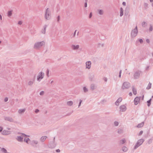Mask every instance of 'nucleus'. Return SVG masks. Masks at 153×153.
<instances>
[{"instance_id": "f257e3e1", "label": "nucleus", "mask_w": 153, "mask_h": 153, "mask_svg": "<svg viewBox=\"0 0 153 153\" xmlns=\"http://www.w3.org/2000/svg\"><path fill=\"white\" fill-rule=\"evenodd\" d=\"M51 12L50 9L47 8L45 12V19L47 20L50 19L51 18Z\"/></svg>"}, {"instance_id": "f03ea898", "label": "nucleus", "mask_w": 153, "mask_h": 153, "mask_svg": "<svg viewBox=\"0 0 153 153\" xmlns=\"http://www.w3.org/2000/svg\"><path fill=\"white\" fill-rule=\"evenodd\" d=\"M45 42L44 41L36 42L34 44V48L36 49H38L43 45H45Z\"/></svg>"}, {"instance_id": "7ed1b4c3", "label": "nucleus", "mask_w": 153, "mask_h": 153, "mask_svg": "<svg viewBox=\"0 0 153 153\" xmlns=\"http://www.w3.org/2000/svg\"><path fill=\"white\" fill-rule=\"evenodd\" d=\"M138 33V30L137 26L133 30L131 33V36L132 38H134L136 36Z\"/></svg>"}, {"instance_id": "20e7f679", "label": "nucleus", "mask_w": 153, "mask_h": 153, "mask_svg": "<svg viewBox=\"0 0 153 153\" xmlns=\"http://www.w3.org/2000/svg\"><path fill=\"white\" fill-rule=\"evenodd\" d=\"M144 139H142L140 140H139L137 141V142L136 144L134 147V149H135L137 148L139 146H140L144 142Z\"/></svg>"}, {"instance_id": "39448f33", "label": "nucleus", "mask_w": 153, "mask_h": 153, "mask_svg": "<svg viewBox=\"0 0 153 153\" xmlns=\"http://www.w3.org/2000/svg\"><path fill=\"white\" fill-rule=\"evenodd\" d=\"M130 87V84L128 82H124L122 87V89H124L129 88Z\"/></svg>"}, {"instance_id": "423d86ee", "label": "nucleus", "mask_w": 153, "mask_h": 153, "mask_svg": "<svg viewBox=\"0 0 153 153\" xmlns=\"http://www.w3.org/2000/svg\"><path fill=\"white\" fill-rule=\"evenodd\" d=\"M44 73H43L42 72H40L39 73V75L37 77V80L39 81H40L41 79L43 78L44 76Z\"/></svg>"}, {"instance_id": "0eeeda50", "label": "nucleus", "mask_w": 153, "mask_h": 153, "mask_svg": "<svg viewBox=\"0 0 153 153\" xmlns=\"http://www.w3.org/2000/svg\"><path fill=\"white\" fill-rule=\"evenodd\" d=\"M141 71H136L134 75V76L135 79H137L138 78L141 74Z\"/></svg>"}, {"instance_id": "6e6552de", "label": "nucleus", "mask_w": 153, "mask_h": 153, "mask_svg": "<svg viewBox=\"0 0 153 153\" xmlns=\"http://www.w3.org/2000/svg\"><path fill=\"white\" fill-rule=\"evenodd\" d=\"M56 144L55 142H50L48 145V147L51 149L54 148L56 146Z\"/></svg>"}, {"instance_id": "1a4fd4ad", "label": "nucleus", "mask_w": 153, "mask_h": 153, "mask_svg": "<svg viewBox=\"0 0 153 153\" xmlns=\"http://www.w3.org/2000/svg\"><path fill=\"white\" fill-rule=\"evenodd\" d=\"M141 97H137L135 98L134 100V102L135 105H137L138 104Z\"/></svg>"}, {"instance_id": "9d476101", "label": "nucleus", "mask_w": 153, "mask_h": 153, "mask_svg": "<svg viewBox=\"0 0 153 153\" xmlns=\"http://www.w3.org/2000/svg\"><path fill=\"white\" fill-rule=\"evenodd\" d=\"M4 119L5 120L10 122H13L14 120L13 118L10 117H5Z\"/></svg>"}, {"instance_id": "9b49d317", "label": "nucleus", "mask_w": 153, "mask_h": 153, "mask_svg": "<svg viewBox=\"0 0 153 153\" xmlns=\"http://www.w3.org/2000/svg\"><path fill=\"white\" fill-rule=\"evenodd\" d=\"M91 62L90 61H88L86 62V68L89 69L91 68Z\"/></svg>"}, {"instance_id": "f8f14e48", "label": "nucleus", "mask_w": 153, "mask_h": 153, "mask_svg": "<svg viewBox=\"0 0 153 153\" xmlns=\"http://www.w3.org/2000/svg\"><path fill=\"white\" fill-rule=\"evenodd\" d=\"M129 9L130 8L129 6H127L126 7L124 13V14L125 16H127L128 15L129 12Z\"/></svg>"}, {"instance_id": "ddd939ff", "label": "nucleus", "mask_w": 153, "mask_h": 153, "mask_svg": "<svg viewBox=\"0 0 153 153\" xmlns=\"http://www.w3.org/2000/svg\"><path fill=\"white\" fill-rule=\"evenodd\" d=\"M79 45H72L71 46V48L73 50H77L79 48Z\"/></svg>"}, {"instance_id": "4468645a", "label": "nucleus", "mask_w": 153, "mask_h": 153, "mask_svg": "<svg viewBox=\"0 0 153 153\" xmlns=\"http://www.w3.org/2000/svg\"><path fill=\"white\" fill-rule=\"evenodd\" d=\"M120 110L123 112L125 111L126 109V107L124 105H121L120 107Z\"/></svg>"}, {"instance_id": "2eb2a0df", "label": "nucleus", "mask_w": 153, "mask_h": 153, "mask_svg": "<svg viewBox=\"0 0 153 153\" xmlns=\"http://www.w3.org/2000/svg\"><path fill=\"white\" fill-rule=\"evenodd\" d=\"M90 88L91 90L93 91L96 88V86L95 84H91Z\"/></svg>"}, {"instance_id": "dca6fc26", "label": "nucleus", "mask_w": 153, "mask_h": 153, "mask_svg": "<svg viewBox=\"0 0 153 153\" xmlns=\"http://www.w3.org/2000/svg\"><path fill=\"white\" fill-rule=\"evenodd\" d=\"M144 122H143L141 123L138 124L137 126V127L138 128H141L144 125Z\"/></svg>"}, {"instance_id": "f3484780", "label": "nucleus", "mask_w": 153, "mask_h": 153, "mask_svg": "<svg viewBox=\"0 0 153 153\" xmlns=\"http://www.w3.org/2000/svg\"><path fill=\"white\" fill-rule=\"evenodd\" d=\"M17 140L19 141L22 142H23V137L21 136H17V138H16Z\"/></svg>"}, {"instance_id": "a211bd4d", "label": "nucleus", "mask_w": 153, "mask_h": 153, "mask_svg": "<svg viewBox=\"0 0 153 153\" xmlns=\"http://www.w3.org/2000/svg\"><path fill=\"white\" fill-rule=\"evenodd\" d=\"M13 10H11L9 11H8L7 12V16L9 17H10V16H11L12 13V12Z\"/></svg>"}, {"instance_id": "6ab92c4d", "label": "nucleus", "mask_w": 153, "mask_h": 153, "mask_svg": "<svg viewBox=\"0 0 153 153\" xmlns=\"http://www.w3.org/2000/svg\"><path fill=\"white\" fill-rule=\"evenodd\" d=\"M25 108L22 109H19L18 110V112L19 113L22 114V113H23L25 112Z\"/></svg>"}, {"instance_id": "aec40b11", "label": "nucleus", "mask_w": 153, "mask_h": 153, "mask_svg": "<svg viewBox=\"0 0 153 153\" xmlns=\"http://www.w3.org/2000/svg\"><path fill=\"white\" fill-rule=\"evenodd\" d=\"M47 138V137L46 136H42L40 138V140L42 142H43Z\"/></svg>"}, {"instance_id": "412c9836", "label": "nucleus", "mask_w": 153, "mask_h": 153, "mask_svg": "<svg viewBox=\"0 0 153 153\" xmlns=\"http://www.w3.org/2000/svg\"><path fill=\"white\" fill-rule=\"evenodd\" d=\"M47 27V25H45L44 27V30H43L42 31V33H43V34H45V33L46 29V28Z\"/></svg>"}, {"instance_id": "4be33fe9", "label": "nucleus", "mask_w": 153, "mask_h": 153, "mask_svg": "<svg viewBox=\"0 0 153 153\" xmlns=\"http://www.w3.org/2000/svg\"><path fill=\"white\" fill-rule=\"evenodd\" d=\"M73 102L72 101H70L67 102V104L68 105L71 106L73 105Z\"/></svg>"}, {"instance_id": "5701e85b", "label": "nucleus", "mask_w": 153, "mask_h": 153, "mask_svg": "<svg viewBox=\"0 0 153 153\" xmlns=\"http://www.w3.org/2000/svg\"><path fill=\"white\" fill-rule=\"evenodd\" d=\"M94 75L93 74H91L90 75L89 79L91 81H92L93 80V79L94 78Z\"/></svg>"}, {"instance_id": "b1692460", "label": "nucleus", "mask_w": 153, "mask_h": 153, "mask_svg": "<svg viewBox=\"0 0 153 153\" xmlns=\"http://www.w3.org/2000/svg\"><path fill=\"white\" fill-rule=\"evenodd\" d=\"M132 91L134 94L136 95L137 94V90L136 89L134 88V86L132 87Z\"/></svg>"}, {"instance_id": "393cba45", "label": "nucleus", "mask_w": 153, "mask_h": 153, "mask_svg": "<svg viewBox=\"0 0 153 153\" xmlns=\"http://www.w3.org/2000/svg\"><path fill=\"white\" fill-rule=\"evenodd\" d=\"M152 101V98L150 99L149 100L147 101V105L148 107L150 106Z\"/></svg>"}, {"instance_id": "a878e982", "label": "nucleus", "mask_w": 153, "mask_h": 153, "mask_svg": "<svg viewBox=\"0 0 153 153\" xmlns=\"http://www.w3.org/2000/svg\"><path fill=\"white\" fill-rule=\"evenodd\" d=\"M120 16H123V8L122 7H120Z\"/></svg>"}, {"instance_id": "bb28decb", "label": "nucleus", "mask_w": 153, "mask_h": 153, "mask_svg": "<svg viewBox=\"0 0 153 153\" xmlns=\"http://www.w3.org/2000/svg\"><path fill=\"white\" fill-rule=\"evenodd\" d=\"M151 86L152 83L149 82L148 85V86L146 87V89L147 90L150 89L151 88Z\"/></svg>"}, {"instance_id": "cd10ccee", "label": "nucleus", "mask_w": 153, "mask_h": 153, "mask_svg": "<svg viewBox=\"0 0 153 153\" xmlns=\"http://www.w3.org/2000/svg\"><path fill=\"white\" fill-rule=\"evenodd\" d=\"M126 142V140L125 139H123L121 140L120 141V143L121 144H123Z\"/></svg>"}, {"instance_id": "c85d7f7f", "label": "nucleus", "mask_w": 153, "mask_h": 153, "mask_svg": "<svg viewBox=\"0 0 153 153\" xmlns=\"http://www.w3.org/2000/svg\"><path fill=\"white\" fill-rule=\"evenodd\" d=\"M98 11L100 15H102L103 14V11L102 10H98Z\"/></svg>"}, {"instance_id": "c756f323", "label": "nucleus", "mask_w": 153, "mask_h": 153, "mask_svg": "<svg viewBox=\"0 0 153 153\" xmlns=\"http://www.w3.org/2000/svg\"><path fill=\"white\" fill-rule=\"evenodd\" d=\"M128 150L127 147L125 146H123L122 147V150L124 152H126Z\"/></svg>"}, {"instance_id": "7c9ffc66", "label": "nucleus", "mask_w": 153, "mask_h": 153, "mask_svg": "<svg viewBox=\"0 0 153 153\" xmlns=\"http://www.w3.org/2000/svg\"><path fill=\"white\" fill-rule=\"evenodd\" d=\"M38 143V142L37 141H35L34 140H33L32 141L31 143H30V144L31 145L33 146L34 144H37Z\"/></svg>"}, {"instance_id": "2f4dec72", "label": "nucleus", "mask_w": 153, "mask_h": 153, "mask_svg": "<svg viewBox=\"0 0 153 153\" xmlns=\"http://www.w3.org/2000/svg\"><path fill=\"white\" fill-rule=\"evenodd\" d=\"M1 151L4 153H6L7 152L6 149L4 148H1Z\"/></svg>"}, {"instance_id": "473e14b6", "label": "nucleus", "mask_w": 153, "mask_h": 153, "mask_svg": "<svg viewBox=\"0 0 153 153\" xmlns=\"http://www.w3.org/2000/svg\"><path fill=\"white\" fill-rule=\"evenodd\" d=\"M123 130L122 129L119 128L118 129L117 132L118 133L121 134V133H123Z\"/></svg>"}, {"instance_id": "72a5a7b5", "label": "nucleus", "mask_w": 153, "mask_h": 153, "mask_svg": "<svg viewBox=\"0 0 153 153\" xmlns=\"http://www.w3.org/2000/svg\"><path fill=\"white\" fill-rule=\"evenodd\" d=\"M83 90L84 92L85 93H86L88 91V89L85 87H84L83 88Z\"/></svg>"}, {"instance_id": "f704fd0d", "label": "nucleus", "mask_w": 153, "mask_h": 153, "mask_svg": "<svg viewBox=\"0 0 153 153\" xmlns=\"http://www.w3.org/2000/svg\"><path fill=\"white\" fill-rule=\"evenodd\" d=\"M122 98L121 97H119L118 100L116 101L117 103H119L121 102L122 100Z\"/></svg>"}, {"instance_id": "c9c22d12", "label": "nucleus", "mask_w": 153, "mask_h": 153, "mask_svg": "<svg viewBox=\"0 0 153 153\" xmlns=\"http://www.w3.org/2000/svg\"><path fill=\"white\" fill-rule=\"evenodd\" d=\"M18 134H20L22 136H23V137H26V136H27V135L25 134L24 133H20V132H18Z\"/></svg>"}, {"instance_id": "e433bc0d", "label": "nucleus", "mask_w": 153, "mask_h": 153, "mask_svg": "<svg viewBox=\"0 0 153 153\" xmlns=\"http://www.w3.org/2000/svg\"><path fill=\"white\" fill-rule=\"evenodd\" d=\"M30 140V139L29 138H27V139L25 138L24 141L25 142L27 143H28V141Z\"/></svg>"}, {"instance_id": "4c0bfd02", "label": "nucleus", "mask_w": 153, "mask_h": 153, "mask_svg": "<svg viewBox=\"0 0 153 153\" xmlns=\"http://www.w3.org/2000/svg\"><path fill=\"white\" fill-rule=\"evenodd\" d=\"M137 41L139 42L140 44H142L143 43V39H138Z\"/></svg>"}, {"instance_id": "58836bf2", "label": "nucleus", "mask_w": 153, "mask_h": 153, "mask_svg": "<svg viewBox=\"0 0 153 153\" xmlns=\"http://www.w3.org/2000/svg\"><path fill=\"white\" fill-rule=\"evenodd\" d=\"M33 81H29V82H28V85H29L30 86H31L33 84Z\"/></svg>"}, {"instance_id": "ea45409f", "label": "nucleus", "mask_w": 153, "mask_h": 153, "mask_svg": "<svg viewBox=\"0 0 153 153\" xmlns=\"http://www.w3.org/2000/svg\"><path fill=\"white\" fill-rule=\"evenodd\" d=\"M46 75L48 77H49V70L48 69H47L46 71Z\"/></svg>"}, {"instance_id": "a19ab883", "label": "nucleus", "mask_w": 153, "mask_h": 153, "mask_svg": "<svg viewBox=\"0 0 153 153\" xmlns=\"http://www.w3.org/2000/svg\"><path fill=\"white\" fill-rule=\"evenodd\" d=\"M145 25H147L146 23L145 22H143L142 23V26L143 27H145Z\"/></svg>"}, {"instance_id": "79ce46f5", "label": "nucleus", "mask_w": 153, "mask_h": 153, "mask_svg": "<svg viewBox=\"0 0 153 153\" xmlns=\"http://www.w3.org/2000/svg\"><path fill=\"white\" fill-rule=\"evenodd\" d=\"M119 123L117 121H115L114 122V125L115 126H117L118 125Z\"/></svg>"}, {"instance_id": "37998d69", "label": "nucleus", "mask_w": 153, "mask_h": 153, "mask_svg": "<svg viewBox=\"0 0 153 153\" xmlns=\"http://www.w3.org/2000/svg\"><path fill=\"white\" fill-rule=\"evenodd\" d=\"M60 16H58L57 17V22H59V21L60 19Z\"/></svg>"}, {"instance_id": "c03bdc74", "label": "nucleus", "mask_w": 153, "mask_h": 153, "mask_svg": "<svg viewBox=\"0 0 153 153\" xmlns=\"http://www.w3.org/2000/svg\"><path fill=\"white\" fill-rule=\"evenodd\" d=\"M82 102V100H79V104L78 105V107H79L80 106Z\"/></svg>"}, {"instance_id": "a18cd8bd", "label": "nucleus", "mask_w": 153, "mask_h": 153, "mask_svg": "<svg viewBox=\"0 0 153 153\" xmlns=\"http://www.w3.org/2000/svg\"><path fill=\"white\" fill-rule=\"evenodd\" d=\"M152 139H150L149 140L148 142V144H151L152 142Z\"/></svg>"}, {"instance_id": "49530a36", "label": "nucleus", "mask_w": 153, "mask_h": 153, "mask_svg": "<svg viewBox=\"0 0 153 153\" xmlns=\"http://www.w3.org/2000/svg\"><path fill=\"white\" fill-rule=\"evenodd\" d=\"M153 30L152 26L151 25L149 29L150 31H152Z\"/></svg>"}, {"instance_id": "de8ad7c7", "label": "nucleus", "mask_w": 153, "mask_h": 153, "mask_svg": "<svg viewBox=\"0 0 153 153\" xmlns=\"http://www.w3.org/2000/svg\"><path fill=\"white\" fill-rule=\"evenodd\" d=\"M44 91H42L39 94L40 95H43L44 94Z\"/></svg>"}, {"instance_id": "09e8293b", "label": "nucleus", "mask_w": 153, "mask_h": 153, "mask_svg": "<svg viewBox=\"0 0 153 153\" xmlns=\"http://www.w3.org/2000/svg\"><path fill=\"white\" fill-rule=\"evenodd\" d=\"M92 16V12H91L90 13V14H89V18H91Z\"/></svg>"}, {"instance_id": "8fccbe9b", "label": "nucleus", "mask_w": 153, "mask_h": 153, "mask_svg": "<svg viewBox=\"0 0 153 153\" xmlns=\"http://www.w3.org/2000/svg\"><path fill=\"white\" fill-rule=\"evenodd\" d=\"M143 131H140V133H139V136H140L141 135V134H142L143 133Z\"/></svg>"}, {"instance_id": "3c124183", "label": "nucleus", "mask_w": 153, "mask_h": 153, "mask_svg": "<svg viewBox=\"0 0 153 153\" xmlns=\"http://www.w3.org/2000/svg\"><path fill=\"white\" fill-rule=\"evenodd\" d=\"M8 100V98L7 97H5L4 99V101L5 102H6Z\"/></svg>"}, {"instance_id": "603ef678", "label": "nucleus", "mask_w": 153, "mask_h": 153, "mask_svg": "<svg viewBox=\"0 0 153 153\" xmlns=\"http://www.w3.org/2000/svg\"><path fill=\"white\" fill-rule=\"evenodd\" d=\"M22 21H19L18 22V24L19 25H22Z\"/></svg>"}, {"instance_id": "864d4df0", "label": "nucleus", "mask_w": 153, "mask_h": 153, "mask_svg": "<svg viewBox=\"0 0 153 153\" xmlns=\"http://www.w3.org/2000/svg\"><path fill=\"white\" fill-rule=\"evenodd\" d=\"M39 110L38 109H36L35 110V112L36 113H38V112H39Z\"/></svg>"}, {"instance_id": "5fc2aeb1", "label": "nucleus", "mask_w": 153, "mask_h": 153, "mask_svg": "<svg viewBox=\"0 0 153 153\" xmlns=\"http://www.w3.org/2000/svg\"><path fill=\"white\" fill-rule=\"evenodd\" d=\"M76 31H77V30H76L75 31H74V33L73 35V37H75V35H76Z\"/></svg>"}, {"instance_id": "6e6d98bb", "label": "nucleus", "mask_w": 153, "mask_h": 153, "mask_svg": "<svg viewBox=\"0 0 153 153\" xmlns=\"http://www.w3.org/2000/svg\"><path fill=\"white\" fill-rule=\"evenodd\" d=\"M146 42L148 43H150V40L149 39H147L146 40Z\"/></svg>"}, {"instance_id": "4d7b16f0", "label": "nucleus", "mask_w": 153, "mask_h": 153, "mask_svg": "<svg viewBox=\"0 0 153 153\" xmlns=\"http://www.w3.org/2000/svg\"><path fill=\"white\" fill-rule=\"evenodd\" d=\"M144 6L145 7V8H146V7H147L148 4L146 3H145L144 4Z\"/></svg>"}, {"instance_id": "13d9d810", "label": "nucleus", "mask_w": 153, "mask_h": 153, "mask_svg": "<svg viewBox=\"0 0 153 153\" xmlns=\"http://www.w3.org/2000/svg\"><path fill=\"white\" fill-rule=\"evenodd\" d=\"M87 6V3L86 2H85L84 4V7H86Z\"/></svg>"}, {"instance_id": "bf43d9fd", "label": "nucleus", "mask_w": 153, "mask_h": 153, "mask_svg": "<svg viewBox=\"0 0 153 153\" xmlns=\"http://www.w3.org/2000/svg\"><path fill=\"white\" fill-rule=\"evenodd\" d=\"M56 151L57 152H60V150L59 149H56Z\"/></svg>"}, {"instance_id": "052dcab7", "label": "nucleus", "mask_w": 153, "mask_h": 153, "mask_svg": "<svg viewBox=\"0 0 153 153\" xmlns=\"http://www.w3.org/2000/svg\"><path fill=\"white\" fill-rule=\"evenodd\" d=\"M104 81L105 82H107V78L106 77H104Z\"/></svg>"}, {"instance_id": "680f3d73", "label": "nucleus", "mask_w": 153, "mask_h": 153, "mask_svg": "<svg viewBox=\"0 0 153 153\" xmlns=\"http://www.w3.org/2000/svg\"><path fill=\"white\" fill-rule=\"evenodd\" d=\"M122 4L123 6H126V3L125 2H123Z\"/></svg>"}, {"instance_id": "e2e57ef3", "label": "nucleus", "mask_w": 153, "mask_h": 153, "mask_svg": "<svg viewBox=\"0 0 153 153\" xmlns=\"http://www.w3.org/2000/svg\"><path fill=\"white\" fill-rule=\"evenodd\" d=\"M3 130V128L1 127H0V132H1Z\"/></svg>"}, {"instance_id": "0e129e2a", "label": "nucleus", "mask_w": 153, "mask_h": 153, "mask_svg": "<svg viewBox=\"0 0 153 153\" xmlns=\"http://www.w3.org/2000/svg\"><path fill=\"white\" fill-rule=\"evenodd\" d=\"M149 66H147L146 68V70H148L149 69Z\"/></svg>"}, {"instance_id": "69168bd1", "label": "nucleus", "mask_w": 153, "mask_h": 153, "mask_svg": "<svg viewBox=\"0 0 153 153\" xmlns=\"http://www.w3.org/2000/svg\"><path fill=\"white\" fill-rule=\"evenodd\" d=\"M0 19L1 20H2V17L1 15L0 14Z\"/></svg>"}, {"instance_id": "338daca9", "label": "nucleus", "mask_w": 153, "mask_h": 153, "mask_svg": "<svg viewBox=\"0 0 153 153\" xmlns=\"http://www.w3.org/2000/svg\"><path fill=\"white\" fill-rule=\"evenodd\" d=\"M115 105H117V106H118L119 105V103H117V101H116V102H115Z\"/></svg>"}, {"instance_id": "774afa93", "label": "nucleus", "mask_w": 153, "mask_h": 153, "mask_svg": "<svg viewBox=\"0 0 153 153\" xmlns=\"http://www.w3.org/2000/svg\"><path fill=\"white\" fill-rule=\"evenodd\" d=\"M129 96H131L132 95V94L131 92H130L129 94Z\"/></svg>"}]
</instances>
